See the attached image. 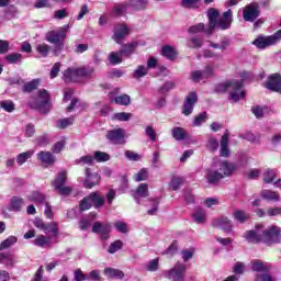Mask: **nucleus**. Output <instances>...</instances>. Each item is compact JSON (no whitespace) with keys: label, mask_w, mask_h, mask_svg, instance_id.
Returning <instances> with one entry per match:
<instances>
[{"label":"nucleus","mask_w":281,"mask_h":281,"mask_svg":"<svg viewBox=\"0 0 281 281\" xmlns=\"http://www.w3.org/2000/svg\"><path fill=\"white\" fill-rule=\"evenodd\" d=\"M262 227V224H259L256 226V229L246 232V240H248V243H265V245H276L280 243V227L270 226L261 231Z\"/></svg>","instance_id":"f257e3e1"},{"label":"nucleus","mask_w":281,"mask_h":281,"mask_svg":"<svg viewBox=\"0 0 281 281\" xmlns=\"http://www.w3.org/2000/svg\"><path fill=\"white\" fill-rule=\"evenodd\" d=\"M220 12L218 10L214 8H210L207 10V19L209 24L205 29V34L209 36L214 34V30H229L232 27V21L234 19V13L232 12V9H228L225 11L222 16L218 19Z\"/></svg>","instance_id":"f03ea898"},{"label":"nucleus","mask_w":281,"mask_h":281,"mask_svg":"<svg viewBox=\"0 0 281 281\" xmlns=\"http://www.w3.org/2000/svg\"><path fill=\"white\" fill-rule=\"evenodd\" d=\"M95 74V68L90 65H83L80 67H69L63 72V80L66 83L80 82L81 78L91 79Z\"/></svg>","instance_id":"7ed1b4c3"},{"label":"nucleus","mask_w":281,"mask_h":281,"mask_svg":"<svg viewBox=\"0 0 281 281\" xmlns=\"http://www.w3.org/2000/svg\"><path fill=\"white\" fill-rule=\"evenodd\" d=\"M69 32V24H66L57 30L48 31L45 35V41L52 43L54 46V56H60V52L65 49V38Z\"/></svg>","instance_id":"20e7f679"},{"label":"nucleus","mask_w":281,"mask_h":281,"mask_svg":"<svg viewBox=\"0 0 281 281\" xmlns=\"http://www.w3.org/2000/svg\"><path fill=\"white\" fill-rule=\"evenodd\" d=\"M243 89V80H231L215 86V93H229V100L239 102L245 99V91Z\"/></svg>","instance_id":"39448f33"},{"label":"nucleus","mask_w":281,"mask_h":281,"mask_svg":"<svg viewBox=\"0 0 281 281\" xmlns=\"http://www.w3.org/2000/svg\"><path fill=\"white\" fill-rule=\"evenodd\" d=\"M50 97L47 90L42 89L37 93V98L30 102L31 109H36L40 113H47L52 110Z\"/></svg>","instance_id":"423d86ee"},{"label":"nucleus","mask_w":281,"mask_h":281,"mask_svg":"<svg viewBox=\"0 0 281 281\" xmlns=\"http://www.w3.org/2000/svg\"><path fill=\"white\" fill-rule=\"evenodd\" d=\"M66 183L67 171L63 170L57 173L56 178L53 181V188L57 192V194H60V196H69V194L74 192V189L71 187H65Z\"/></svg>","instance_id":"0eeeda50"},{"label":"nucleus","mask_w":281,"mask_h":281,"mask_svg":"<svg viewBox=\"0 0 281 281\" xmlns=\"http://www.w3.org/2000/svg\"><path fill=\"white\" fill-rule=\"evenodd\" d=\"M187 269L188 267L184 263L177 262L172 269L167 271L166 278L172 281H184Z\"/></svg>","instance_id":"6e6552de"},{"label":"nucleus","mask_w":281,"mask_h":281,"mask_svg":"<svg viewBox=\"0 0 281 281\" xmlns=\"http://www.w3.org/2000/svg\"><path fill=\"white\" fill-rule=\"evenodd\" d=\"M260 16V4L258 2H252L244 8L243 19L248 23H254L256 19Z\"/></svg>","instance_id":"1a4fd4ad"},{"label":"nucleus","mask_w":281,"mask_h":281,"mask_svg":"<svg viewBox=\"0 0 281 281\" xmlns=\"http://www.w3.org/2000/svg\"><path fill=\"white\" fill-rule=\"evenodd\" d=\"M199 102V97L196 95V92H190L184 100L183 106H182V113L183 115H192V111H194V104Z\"/></svg>","instance_id":"9d476101"},{"label":"nucleus","mask_w":281,"mask_h":281,"mask_svg":"<svg viewBox=\"0 0 281 281\" xmlns=\"http://www.w3.org/2000/svg\"><path fill=\"white\" fill-rule=\"evenodd\" d=\"M105 137L106 139L110 140V144H114V145L124 144V130L116 128V130L108 131Z\"/></svg>","instance_id":"9b49d317"},{"label":"nucleus","mask_w":281,"mask_h":281,"mask_svg":"<svg viewBox=\"0 0 281 281\" xmlns=\"http://www.w3.org/2000/svg\"><path fill=\"white\" fill-rule=\"evenodd\" d=\"M93 234H100L101 240H108L109 234H111V225L94 222L92 226Z\"/></svg>","instance_id":"f8f14e48"},{"label":"nucleus","mask_w":281,"mask_h":281,"mask_svg":"<svg viewBox=\"0 0 281 281\" xmlns=\"http://www.w3.org/2000/svg\"><path fill=\"white\" fill-rule=\"evenodd\" d=\"M266 89H269V91H273L274 93H281L280 74H273L268 77Z\"/></svg>","instance_id":"ddd939ff"},{"label":"nucleus","mask_w":281,"mask_h":281,"mask_svg":"<svg viewBox=\"0 0 281 281\" xmlns=\"http://www.w3.org/2000/svg\"><path fill=\"white\" fill-rule=\"evenodd\" d=\"M204 178L206 180V183H209V186H217L218 181L223 179V175H221L218 170L214 168H207L205 169Z\"/></svg>","instance_id":"4468645a"},{"label":"nucleus","mask_w":281,"mask_h":281,"mask_svg":"<svg viewBox=\"0 0 281 281\" xmlns=\"http://www.w3.org/2000/svg\"><path fill=\"white\" fill-rule=\"evenodd\" d=\"M217 166L218 169L216 170L222 175V179H225V177H232V175H234V170H236L234 164L227 162V160L220 161Z\"/></svg>","instance_id":"2eb2a0df"},{"label":"nucleus","mask_w":281,"mask_h":281,"mask_svg":"<svg viewBox=\"0 0 281 281\" xmlns=\"http://www.w3.org/2000/svg\"><path fill=\"white\" fill-rule=\"evenodd\" d=\"M100 175L98 173H91V169L87 168L86 169V180L83 181L85 188H88L90 190L94 186L100 184Z\"/></svg>","instance_id":"dca6fc26"},{"label":"nucleus","mask_w":281,"mask_h":281,"mask_svg":"<svg viewBox=\"0 0 281 281\" xmlns=\"http://www.w3.org/2000/svg\"><path fill=\"white\" fill-rule=\"evenodd\" d=\"M276 37L270 35L268 37L259 36L252 44L256 45L258 49H266V47H271V45H276Z\"/></svg>","instance_id":"f3484780"},{"label":"nucleus","mask_w":281,"mask_h":281,"mask_svg":"<svg viewBox=\"0 0 281 281\" xmlns=\"http://www.w3.org/2000/svg\"><path fill=\"white\" fill-rule=\"evenodd\" d=\"M128 34L130 31L128 27H126V24H121L114 30L113 41L121 45L122 41H124V38L128 36Z\"/></svg>","instance_id":"a211bd4d"},{"label":"nucleus","mask_w":281,"mask_h":281,"mask_svg":"<svg viewBox=\"0 0 281 281\" xmlns=\"http://www.w3.org/2000/svg\"><path fill=\"white\" fill-rule=\"evenodd\" d=\"M213 227H220V229H223V232H226V234H229L232 232V221L227 217H220L217 220H214L212 223Z\"/></svg>","instance_id":"6ab92c4d"},{"label":"nucleus","mask_w":281,"mask_h":281,"mask_svg":"<svg viewBox=\"0 0 281 281\" xmlns=\"http://www.w3.org/2000/svg\"><path fill=\"white\" fill-rule=\"evenodd\" d=\"M220 144H221V156L229 157V132L227 130L223 134L220 140Z\"/></svg>","instance_id":"aec40b11"},{"label":"nucleus","mask_w":281,"mask_h":281,"mask_svg":"<svg viewBox=\"0 0 281 281\" xmlns=\"http://www.w3.org/2000/svg\"><path fill=\"white\" fill-rule=\"evenodd\" d=\"M148 194H149L148 184L140 183L134 193V200L136 201V203L140 204L142 203L140 199H146V196H148Z\"/></svg>","instance_id":"412c9836"},{"label":"nucleus","mask_w":281,"mask_h":281,"mask_svg":"<svg viewBox=\"0 0 281 281\" xmlns=\"http://www.w3.org/2000/svg\"><path fill=\"white\" fill-rule=\"evenodd\" d=\"M33 245L42 249H52V238L45 235H40L33 240Z\"/></svg>","instance_id":"4be33fe9"},{"label":"nucleus","mask_w":281,"mask_h":281,"mask_svg":"<svg viewBox=\"0 0 281 281\" xmlns=\"http://www.w3.org/2000/svg\"><path fill=\"white\" fill-rule=\"evenodd\" d=\"M171 137H173L176 142H183L188 139V131L183 127L176 126L171 130Z\"/></svg>","instance_id":"5701e85b"},{"label":"nucleus","mask_w":281,"mask_h":281,"mask_svg":"<svg viewBox=\"0 0 281 281\" xmlns=\"http://www.w3.org/2000/svg\"><path fill=\"white\" fill-rule=\"evenodd\" d=\"M103 273H104V276H106V278H110L112 280H122V279H124V271H122L120 269L104 268Z\"/></svg>","instance_id":"b1692460"},{"label":"nucleus","mask_w":281,"mask_h":281,"mask_svg":"<svg viewBox=\"0 0 281 281\" xmlns=\"http://www.w3.org/2000/svg\"><path fill=\"white\" fill-rule=\"evenodd\" d=\"M135 49H137V43L133 42L123 45L122 49L120 50V54H122L125 58H131V56L135 54Z\"/></svg>","instance_id":"393cba45"},{"label":"nucleus","mask_w":281,"mask_h":281,"mask_svg":"<svg viewBox=\"0 0 281 281\" xmlns=\"http://www.w3.org/2000/svg\"><path fill=\"white\" fill-rule=\"evenodd\" d=\"M25 205L23 198L13 196L11 198L10 207L11 212H21V209Z\"/></svg>","instance_id":"a878e982"},{"label":"nucleus","mask_w":281,"mask_h":281,"mask_svg":"<svg viewBox=\"0 0 281 281\" xmlns=\"http://www.w3.org/2000/svg\"><path fill=\"white\" fill-rule=\"evenodd\" d=\"M251 265H252L251 267L252 271H257V273H267V271L271 269V266L260 260H252Z\"/></svg>","instance_id":"bb28decb"},{"label":"nucleus","mask_w":281,"mask_h":281,"mask_svg":"<svg viewBox=\"0 0 281 281\" xmlns=\"http://www.w3.org/2000/svg\"><path fill=\"white\" fill-rule=\"evenodd\" d=\"M37 159H40L42 164H46L47 166H52V164L56 161V158L50 151H40L37 154Z\"/></svg>","instance_id":"cd10ccee"},{"label":"nucleus","mask_w":281,"mask_h":281,"mask_svg":"<svg viewBox=\"0 0 281 281\" xmlns=\"http://www.w3.org/2000/svg\"><path fill=\"white\" fill-rule=\"evenodd\" d=\"M9 65H21L23 63V55L20 53H11L4 57Z\"/></svg>","instance_id":"c85d7f7f"},{"label":"nucleus","mask_w":281,"mask_h":281,"mask_svg":"<svg viewBox=\"0 0 281 281\" xmlns=\"http://www.w3.org/2000/svg\"><path fill=\"white\" fill-rule=\"evenodd\" d=\"M260 196L265 201H280V193L272 190H262Z\"/></svg>","instance_id":"c756f323"},{"label":"nucleus","mask_w":281,"mask_h":281,"mask_svg":"<svg viewBox=\"0 0 281 281\" xmlns=\"http://www.w3.org/2000/svg\"><path fill=\"white\" fill-rule=\"evenodd\" d=\"M128 8L130 4L126 2L115 4L112 9V16H123Z\"/></svg>","instance_id":"7c9ffc66"},{"label":"nucleus","mask_w":281,"mask_h":281,"mask_svg":"<svg viewBox=\"0 0 281 281\" xmlns=\"http://www.w3.org/2000/svg\"><path fill=\"white\" fill-rule=\"evenodd\" d=\"M59 232L60 227H58V223L56 222H50L44 227V234H52L54 237L58 236Z\"/></svg>","instance_id":"2f4dec72"},{"label":"nucleus","mask_w":281,"mask_h":281,"mask_svg":"<svg viewBox=\"0 0 281 281\" xmlns=\"http://www.w3.org/2000/svg\"><path fill=\"white\" fill-rule=\"evenodd\" d=\"M38 85H41V79H33L32 81L24 83L22 91L24 93H32V91L38 89Z\"/></svg>","instance_id":"473e14b6"},{"label":"nucleus","mask_w":281,"mask_h":281,"mask_svg":"<svg viewBox=\"0 0 281 281\" xmlns=\"http://www.w3.org/2000/svg\"><path fill=\"white\" fill-rule=\"evenodd\" d=\"M89 199L91 203H93L94 207H102L104 205V196L100 195L98 192H92L89 194Z\"/></svg>","instance_id":"72a5a7b5"},{"label":"nucleus","mask_w":281,"mask_h":281,"mask_svg":"<svg viewBox=\"0 0 281 281\" xmlns=\"http://www.w3.org/2000/svg\"><path fill=\"white\" fill-rule=\"evenodd\" d=\"M144 76H148V67H146L145 65L137 66L134 72L132 74V78H134L135 80L144 78Z\"/></svg>","instance_id":"f704fd0d"},{"label":"nucleus","mask_w":281,"mask_h":281,"mask_svg":"<svg viewBox=\"0 0 281 281\" xmlns=\"http://www.w3.org/2000/svg\"><path fill=\"white\" fill-rule=\"evenodd\" d=\"M128 5L139 12V10H146L148 8V0H131Z\"/></svg>","instance_id":"c9c22d12"},{"label":"nucleus","mask_w":281,"mask_h":281,"mask_svg":"<svg viewBox=\"0 0 281 281\" xmlns=\"http://www.w3.org/2000/svg\"><path fill=\"white\" fill-rule=\"evenodd\" d=\"M29 201H32L33 203H47L45 194L34 191L27 196Z\"/></svg>","instance_id":"e433bc0d"},{"label":"nucleus","mask_w":281,"mask_h":281,"mask_svg":"<svg viewBox=\"0 0 281 281\" xmlns=\"http://www.w3.org/2000/svg\"><path fill=\"white\" fill-rule=\"evenodd\" d=\"M192 216L194 223H198V225H202V223H205V210L196 209Z\"/></svg>","instance_id":"4c0bfd02"},{"label":"nucleus","mask_w":281,"mask_h":281,"mask_svg":"<svg viewBox=\"0 0 281 281\" xmlns=\"http://www.w3.org/2000/svg\"><path fill=\"white\" fill-rule=\"evenodd\" d=\"M18 240L19 238H16V236H9L0 244V251H3V249H10L12 245H16Z\"/></svg>","instance_id":"58836bf2"},{"label":"nucleus","mask_w":281,"mask_h":281,"mask_svg":"<svg viewBox=\"0 0 281 281\" xmlns=\"http://www.w3.org/2000/svg\"><path fill=\"white\" fill-rule=\"evenodd\" d=\"M234 218L237 221V223H247V221H249V213L237 210L234 212Z\"/></svg>","instance_id":"ea45409f"},{"label":"nucleus","mask_w":281,"mask_h":281,"mask_svg":"<svg viewBox=\"0 0 281 281\" xmlns=\"http://www.w3.org/2000/svg\"><path fill=\"white\" fill-rule=\"evenodd\" d=\"M161 54L168 60H175V58H177V53L175 52V48H172V46H164L161 49Z\"/></svg>","instance_id":"a19ab883"},{"label":"nucleus","mask_w":281,"mask_h":281,"mask_svg":"<svg viewBox=\"0 0 281 281\" xmlns=\"http://www.w3.org/2000/svg\"><path fill=\"white\" fill-rule=\"evenodd\" d=\"M276 175H278V170L267 169L263 172V183H273V180L276 179Z\"/></svg>","instance_id":"79ce46f5"},{"label":"nucleus","mask_w":281,"mask_h":281,"mask_svg":"<svg viewBox=\"0 0 281 281\" xmlns=\"http://www.w3.org/2000/svg\"><path fill=\"white\" fill-rule=\"evenodd\" d=\"M74 124V117L59 119L56 121V128L65 130Z\"/></svg>","instance_id":"37998d69"},{"label":"nucleus","mask_w":281,"mask_h":281,"mask_svg":"<svg viewBox=\"0 0 281 281\" xmlns=\"http://www.w3.org/2000/svg\"><path fill=\"white\" fill-rule=\"evenodd\" d=\"M205 122H207V112H202L194 117L192 126H202Z\"/></svg>","instance_id":"c03bdc74"},{"label":"nucleus","mask_w":281,"mask_h":281,"mask_svg":"<svg viewBox=\"0 0 281 281\" xmlns=\"http://www.w3.org/2000/svg\"><path fill=\"white\" fill-rule=\"evenodd\" d=\"M2 265H5V267H14V255L2 252Z\"/></svg>","instance_id":"a18cd8bd"},{"label":"nucleus","mask_w":281,"mask_h":281,"mask_svg":"<svg viewBox=\"0 0 281 281\" xmlns=\"http://www.w3.org/2000/svg\"><path fill=\"white\" fill-rule=\"evenodd\" d=\"M115 104H120L121 106H128L131 104V95L123 94L119 95L114 99Z\"/></svg>","instance_id":"49530a36"},{"label":"nucleus","mask_w":281,"mask_h":281,"mask_svg":"<svg viewBox=\"0 0 281 281\" xmlns=\"http://www.w3.org/2000/svg\"><path fill=\"white\" fill-rule=\"evenodd\" d=\"M94 161L103 162V161H109V159H111V155L104 153V151H94V156H93Z\"/></svg>","instance_id":"de8ad7c7"},{"label":"nucleus","mask_w":281,"mask_h":281,"mask_svg":"<svg viewBox=\"0 0 281 281\" xmlns=\"http://www.w3.org/2000/svg\"><path fill=\"white\" fill-rule=\"evenodd\" d=\"M52 49V47H49V45L43 43V44H38L36 46V52L41 54V56H43V58H47V56H49V50Z\"/></svg>","instance_id":"09e8293b"},{"label":"nucleus","mask_w":281,"mask_h":281,"mask_svg":"<svg viewBox=\"0 0 281 281\" xmlns=\"http://www.w3.org/2000/svg\"><path fill=\"white\" fill-rule=\"evenodd\" d=\"M122 54L120 52H112L109 55V61L111 65H120L122 63Z\"/></svg>","instance_id":"8fccbe9b"},{"label":"nucleus","mask_w":281,"mask_h":281,"mask_svg":"<svg viewBox=\"0 0 281 281\" xmlns=\"http://www.w3.org/2000/svg\"><path fill=\"white\" fill-rule=\"evenodd\" d=\"M122 247H124V243L120 239L113 241L110 246H109V254H116V251H120V249H122Z\"/></svg>","instance_id":"3c124183"},{"label":"nucleus","mask_w":281,"mask_h":281,"mask_svg":"<svg viewBox=\"0 0 281 281\" xmlns=\"http://www.w3.org/2000/svg\"><path fill=\"white\" fill-rule=\"evenodd\" d=\"M94 158L91 155L82 156L76 160V164H81L82 166H93Z\"/></svg>","instance_id":"603ef678"},{"label":"nucleus","mask_w":281,"mask_h":281,"mask_svg":"<svg viewBox=\"0 0 281 281\" xmlns=\"http://www.w3.org/2000/svg\"><path fill=\"white\" fill-rule=\"evenodd\" d=\"M92 205L93 204L91 202V199H89V195H88V198H83L79 203V210L80 212H86V210H91Z\"/></svg>","instance_id":"864d4df0"},{"label":"nucleus","mask_w":281,"mask_h":281,"mask_svg":"<svg viewBox=\"0 0 281 281\" xmlns=\"http://www.w3.org/2000/svg\"><path fill=\"white\" fill-rule=\"evenodd\" d=\"M202 76H203L204 80L214 78V66H212V65L205 66L204 69L202 70Z\"/></svg>","instance_id":"5fc2aeb1"},{"label":"nucleus","mask_w":281,"mask_h":281,"mask_svg":"<svg viewBox=\"0 0 281 281\" xmlns=\"http://www.w3.org/2000/svg\"><path fill=\"white\" fill-rule=\"evenodd\" d=\"M148 179V169L142 168L135 176L134 180L139 182V181H146Z\"/></svg>","instance_id":"6e6d98bb"},{"label":"nucleus","mask_w":281,"mask_h":281,"mask_svg":"<svg viewBox=\"0 0 281 281\" xmlns=\"http://www.w3.org/2000/svg\"><path fill=\"white\" fill-rule=\"evenodd\" d=\"M183 181L184 180L181 177L173 178L170 182V189L177 192V190L183 186Z\"/></svg>","instance_id":"4d7b16f0"},{"label":"nucleus","mask_w":281,"mask_h":281,"mask_svg":"<svg viewBox=\"0 0 281 281\" xmlns=\"http://www.w3.org/2000/svg\"><path fill=\"white\" fill-rule=\"evenodd\" d=\"M189 47H192L193 49H199L203 47V40L200 37H192L189 43Z\"/></svg>","instance_id":"13d9d810"},{"label":"nucleus","mask_w":281,"mask_h":281,"mask_svg":"<svg viewBox=\"0 0 281 281\" xmlns=\"http://www.w3.org/2000/svg\"><path fill=\"white\" fill-rule=\"evenodd\" d=\"M207 148L209 150H211V153H216V150H218V139H216L215 137H210L207 140Z\"/></svg>","instance_id":"bf43d9fd"},{"label":"nucleus","mask_w":281,"mask_h":281,"mask_svg":"<svg viewBox=\"0 0 281 281\" xmlns=\"http://www.w3.org/2000/svg\"><path fill=\"white\" fill-rule=\"evenodd\" d=\"M0 108L7 111V113H12L14 111V102L11 100H5L0 102Z\"/></svg>","instance_id":"052dcab7"},{"label":"nucleus","mask_w":281,"mask_h":281,"mask_svg":"<svg viewBox=\"0 0 281 281\" xmlns=\"http://www.w3.org/2000/svg\"><path fill=\"white\" fill-rule=\"evenodd\" d=\"M114 120H119V122H128L131 117H133V114L126 113V112H120L114 114Z\"/></svg>","instance_id":"680f3d73"},{"label":"nucleus","mask_w":281,"mask_h":281,"mask_svg":"<svg viewBox=\"0 0 281 281\" xmlns=\"http://www.w3.org/2000/svg\"><path fill=\"white\" fill-rule=\"evenodd\" d=\"M30 157H32V151L22 153L18 155L16 162L19 164V166H23V164H25V161H27Z\"/></svg>","instance_id":"e2e57ef3"},{"label":"nucleus","mask_w":281,"mask_h":281,"mask_svg":"<svg viewBox=\"0 0 281 281\" xmlns=\"http://www.w3.org/2000/svg\"><path fill=\"white\" fill-rule=\"evenodd\" d=\"M86 280L100 281L102 277L100 276V270H92L86 274Z\"/></svg>","instance_id":"0e129e2a"},{"label":"nucleus","mask_w":281,"mask_h":281,"mask_svg":"<svg viewBox=\"0 0 281 281\" xmlns=\"http://www.w3.org/2000/svg\"><path fill=\"white\" fill-rule=\"evenodd\" d=\"M181 5L187 9L199 8V0H182Z\"/></svg>","instance_id":"69168bd1"},{"label":"nucleus","mask_w":281,"mask_h":281,"mask_svg":"<svg viewBox=\"0 0 281 281\" xmlns=\"http://www.w3.org/2000/svg\"><path fill=\"white\" fill-rule=\"evenodd\" d=\"M146 269H147V271H157L159 269V259L156 258V259L148 261Z\"/></svg>","instance_id":"338daca9"},{"label":"nucleus","mask_w":281,"mask_h":281,"mask_svg":"<svg viewBox=\"0 0 281 281\" xmlns=\"http://www.w3.org/2000/svg\"><path fill=\"white\" fill-rule=\"evenodd\" d=\"M256 280H257V281H276V279H274L273 277H271V274L266 273V272H263V273H258V274L256 276Z\"/></svg>","instance_id":"774afa93"}]
</instances>
